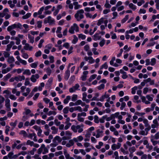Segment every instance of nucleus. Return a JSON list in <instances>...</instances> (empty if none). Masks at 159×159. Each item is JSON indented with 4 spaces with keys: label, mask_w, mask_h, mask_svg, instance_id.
<instances>
[{
    "label": "nucleus",
    "mask_w": 159,
    "mask_h": 159,
    "mask_svg": "<svg viewBox=\"0 0 159 159\" xmlns=\"http://www.w3.org/2000/svg\"><path fill=\"white\" fill-rule=\"evenodd\" d=\"M93 40L95 41H97L100 39L101 36L98 34H96L93 35Z\"/></svg>",
    "instance_id": "bb28decb"
},
{
    "label": "nucleus",
    "mask_w": 159,
    "mask_h": 159,
    "mask_svg": "<svg viewBox=\"0 0 159 159\" xmlns=\"http://www.w3.org/2000/svg\"><path fill=\"white\" fill-rule=\"evenodd\" d=\"M5 106L6 107L7 111H9L11 110L10 100L9 99H7L6 100Z\"/></svg>",
    "instance_id": "ddd939ff"
},
{
    "label": "nucleus",
    "mask_w": 159,
    "mask_h": 159,
    "mask_svg": "<svg viewBox=\"0 0 159 159\" xmlns=\"http://www.w3.org/2000/svg\"><path fill=\"white\" fill-rule=\"evenodd\" d=\"M104 20V18L102 17L99 20H98V22L97 23V25L98 26L100 25L102 23H103Z\"/></svg>",
    "instance_id": "7c9ffc66"
},
{
    "label": "nucleus",
    "mask_w": 159,
    "mask_h": 159,
    "mask_svg": "<svg viewBox=\"0 0 159 159\" xmlns=\"http://www.w3.org/2000/svg\"><path fill=\"white\" fill-rule=\"evenodd\" d=\"M97 75L96 74H93L90 76V78L89 79V82L95 79L97 77Z\"/></svg>",
    "instance_id": "4d7b16f0"
},
{
    "label": "nucleus",
    "mask_w": 159,
    "mask_h": 159,
    "mask_svg": "<svg viewBox=\"0 0 159 159\" xmlns=\"http://www.w3.org/2000/svg\"><path fill=\"white\" fill-rule=\"evenodd\" d=\"M9 10L8 8H6L3 10V11L2 12V14L4 15V16L6 15L7 14H8V12Z\"/></svg>",
    "instance_id": "69168bd1"
},
{
    "label": "nucleus",
    "mask_w": 159,
    "mask_h": 159,
    "mask_svg": "<svg viewBox=\"0 0 159 159\" xmlns=\"http://www.w3.org/2000/svg\"><path fill=\"white\" fill-rule=\"evenodd\" d=\"M138 89L137 86H135L131 89V93L133 94H134L136 93V90Z\"/></svg>",
    "instance_id": "de8ad7c7"
},
{
    "label": "nucleus",
    "mask_w": 159,
    "mask_h": 159,
    "mask_svg": "<svg viewBox=\"0 0 159 159\" xmlns=\"http://www.w3.org/2000/svg\"><path fill=\"white\" fill-rule=\"evenodd\" d=\"M156 63V59L155 58H153L151 59L150 65L152 66L154 65Z\"/></svg>",
    "instance_id": "6e6d98bb"
},
{
    "label": "nucleus",
    "mask_w": 159,
    "mask_h": 159,
    "mask_svg": "<svg viewBox=\"0 0 159 159\" xmlns=\"http://www.w3.org/2000/svg\"><path fill=\"white\" fill-rule=\"evenodd\" d=\"M146 97H145L143 96H142L141 97V99L142 100V101L144 103L146 104H148L150 103V102L147 101L146 99Z\"/></svg>",
    "instance_id": "393cba45"
},
{
    "label": "nucleus",
    "mask_w": 159,
    "mask_h": 159,
    "mask_svg": "<svg viewBox=\"0 0 159 159\" xmlns=\"http://www.w3.org/2000/svg\"><path fill=\"white\" fill-rule=\"evenodd\" d=\"M153 124L151 125V127L152 129L158 128V127L159 124L158 123L157 119L154 120L152 121Z\"/></svg>",
    "instance_id": "9d476101"
},
{
    "label": "nucleus",
    "mask_w": 159,
    "mask_h": 159,
    "mask_svg": "<svg viewBox=\"0 0 159 159\" xmlns=\"http://www.w3.org/2000/svg\"><path fill=\"white\" fill-rule=\"evenodd\" d=\"M17 121L16 120L14 122H11L10 123V125L12 127V128L11 130H13L17 124Z\"/></svg>",
    "instance_id": "c9c22d12"
},
{
    "label": "nucleus",
    "mask_w": 159,
    "mask_h": 159,
    "mask_svg": "<svg viewBox=\"0 0 159 159\" xmlns=\"http://www.w3.org/2000/svg\"><path fill=\"white\" fill-rule=\"evenodd\" d=\"M77 97L78 96L77 95L74 94L73 95L71 98L72 101L73 102L75 101L77 99Z\"/></svg>",
    "instance_id": "338daca9"
},
{
    "label": "nucleus",
    "mask_w": 159,
    "mask_h": 159,
    "mask_svg": "<svg viewBox=\"0 0 159 159\" xmlns=\"http://www.w3.org/2000/svg\"><path fill=\"white\" fill-rule=\"evenodd\" d=\"M88 62L89 64H93L95 62V60L91 56H89Z\"/></svg>",
    "instance_id": "79ce46f5"
},
{
    "label": "nucleus",
    "mask_w": 159,
    "mask_h": 159,
    "mask_svg": "<svg viewBox=\"0 0 159 159\" xmlns=\"http://www.w3.org/2000/svg\"><path fill=\"white\" fill-rule=\"evenodd\" d=\"M84 13V11L82 9H80L77 11L74 16L77 21H80L82 19L84 18V16L83 14Z\"/></svg>",
    "instance_id": "f257e3e1"
},
{
    "label": "nucleus",
    "mask_w": 159,
    "mask_h": 159,
    "mask_svg": "<svg viewBox=\"0 0 159 159\" xmlns=\"http://www.w3.org/2000/svg\"><path fill=\"white\" fill-rule=\"evenodd\" d=\"M129 16L128 15H126L124 18L121 20V22L122 23H124L128 19Z\"/></svg>",
    "instance_id": "13d9d810"
},
{
    "label": "nucleus",
    "mask_w": 159,
    "mask_h": 159,
    "mask_svg": "<svg viewBox=\"0 0 159 159\" xmlns=\"http://www.w3.org/2000/svg\"><path fill=\"white\" fill-rule=\"evenodd\" d=\"M67 140V144L66 145V146L68 147H70V146H72L74 143V141L73 140Z\"/></svg>",
    "instance_id": "b1692460"
},
{
    "label": "nucleus",
    "mask_w": 159,
    "mask_h": 159,
    "mask_svg": "<svg viewBox=\"0 0 159 159\" xmlns=\"http://www.w3.org/2000/svg\"><path fill=\"white\" fill-rule=\"evenodd\" d=\"M103 131L100 129L96 130V132H93L92 133V135L93 136H95L96 138H98L103 136Z\"/></svg>",
    "instance_id": "423d86ee"
},
{
    "label": "nucleus",
    "mask_w": 159,
    "mask_h": 159,
    "mask_svg": "<svg viewBox=\"0 0 159 159\" xmlns=\"http://www.w3.org/2000/svg\"><path fill=\"white\" fill-rule=\"evenodd\" d=\"M105 84H101L100 85L97 87V88L98 90H101L104 89L105 87Z\"/></svg>",
    "instance_id": "3c124183"
},
{
    "label": "nucleus",
    "mask_w": 159,
    "mask_h": 159,
    "mask_svg": "<svg viewBox=\"0 0 159 159\" xmlns=\"http://www.w3.org/2000/svg\"><path fill=\"white\" fill-rule=\"evenodd\" d=\"M75 30L78 32L79 31V27L77 25L76 23H74L69 30V32L71 34L75 33Z\"/></svg>",
    "instance_id": "39448f33"
},
{
    "label": "nucleus",
    "mask_w": 159,
    "mask_h": 159,
    "mask_svg": "<svg viewBox=\"0 0 159 159\" xmlns=\"http://www.w3.org/2000/svg\"><path fill=\"white\" fill-rule=\"evenodd\" d=\"M71 99V97L70 96H67L66 97V98L63 100V103L65 104H67L69 101Z\"/></svg>",
    "instance_id": "c85d7f7f"
},
{
    "label": "nucleus",
    "mask_w": 159,
    "mask_h": 159,
    "mask_svg": "<svg viewBox=\"0 0 159 159\" xmlns=\"http://www.w3.org/2000/svg\"><path fill=\"white\" fill-rule=\"evenodd\" d=\"M18 61L20 63L24 65H26L27 62L25 60L22 59L19 56H17L16 57Z\"/></svg>",
    "instance_id": "6ab92c4d"
},
{
    "label": "nucleus",
    "mask_w": 159,
    "mask_h": 159,
    "mask_svg": "<svg viewBox=\"0 0 159 159\" xmlns=\"http://www.w3.org/2000/svg\"><path fill=\"white\" fill-rule=\"evenodd\" d=\"M51 129L52 130V134H56L58 132V128H56L55 126L52 127Z\"/></svg>",
    "instance_id": "c756f323"
},
{
    "label": "nucleus",
    "mask_w": 159,
    "mask_h": 159,
    "mask_svg": "<svg viewBox=\"0 0 159 159\" xmlns=\"http://www.w3.org/2000/svg\"><path fill=\"white\" fill-rule=\"evenodd\" d=\"M27 144L30 145L31 146H33L35 148H38L39 145L38 144H34L33 141H31L30 140L27 141Z\"/></svg>",
    "instance_id": "dca6fc26"
},
{
    "label": "nucleus",
    "mask_w": 159,
    "mask_h": 159,
    "mask_svg": "<svg viewBox=\"0 0 159 159\" xmlns=\"http://www.w3.org/2000/svg\"><path fill=\"white\" fill-rule=\"evenodd\" d=\"M80 86L78 84H75L74 86L72 88L69 89V91L70 93H72L75 92L76 90H80L79 88Z\"/></svg>",
    "instance_id": "6e6552de"
},
{
    "label": "nucleus",
    "mask_w": 159,
    "mask_h": 159,
    "mask_svg": "<svg viewBox=\"0 0 159 159\" xmlns=\"http://www.w3.org/2000/svg\"><path fill=\"white\" fill-rule=\"evenodd\" d=\"M87 93L85 92H84L82 94V100L83 101L85 102L86 103H89L90 102V100L87 99Z\"/></svg>",
    "instance_id": "4468645a"
},
{
    "label": "nucleus",
    "mask_w": 159,
    "mask_h": 159,
    "mask_svg": "<svg viewBox=\"0 0 159 159\" xmlns=\"http://www.w3.org/2000/svg\"><path fill=\"white\" fill-rule=\"evenodd\" d=\"M84 127V125L81 124L80 125H72L71 126V128L74 132H77V130H78V132L80 133L83 131V128Z\"/></svg>",
    "instance_id": "f03ea898"
},
{
    "label": "nucleus",
    "mask_w": 159,
    "mask_h": 159,
    "mask_svg": "<svg viewBox=\"0 0 159 159\" xmlns=\"http://www.w3.org/2000/svg\"><path fill=\"white\" fill-rule=\"evenodd\" d=\"M42 21H38L37 22V27L38 28H41L42 26Z\"/></svg>",
    "instance_id": "0e129e2a"
},
{
    "label": "nucleus",
    "mask_w": 159,
    "mask_h": 159,
    "mask_svg": "<svg viewBox=\"0 0 159 159\" xmlns=\"http://www.w3.org/2000/svg\"><path fill=\"white\" fill-rule=\"evenodd\" d=\"M11 69V68L10 67H7L6 69H2V72L3 74H5L10 71Z\"/></svg>",
    "instance_id": "473e14b6"
},
{
    "label": "nucleus",
    "mask_w": 159,
    "mask_h": 159,
    "mask_svg": "<svg viewBox=\"0 0 159 159\" xmlns=\"http://www.w3.org/2000/svg\"><path fill=\"white\" fill-rule=\"evenodd\" d=\"M151 129V127H149L148 128H146L144 130H142L140 131L139 133V134L143 135H146L148 134V131Z\"/></svg>",
    "instance_id": "1a4fd4ad"
},
{
    "label": "nucleus",
    "mask_w": 159,
    "mask_h": 159,
    "mask_svg": "<svg viewBox=\"0 0 159 159\" xmlns=\"http://www.w3.org/2000/svg\"><path fill=\"white\" fill-rule=\"evenodd\" d=\"M22 25L20 23H15L8 26L7 30L8 31H10L15 28L22 29Z\"/></svg>",
    "instance_id": "20e7f679"
},
{
    "label": "nucleus",
    "mask_w": 159,
    "mask_h": 159,
    "mask_svg": "<svg viewBox=\"0 0 159 159\" xmlns=\"http://www.w3.org/2000/svg\"><path fill=\"white\" fill-rule=\"evenodd\" d=\"M121 146V144L120 143H118L117 144H113L111 146V148L112 150H115L116 149H119Z\"/></svg>",
    "instance_id": "aec40b11"
},
{
    "label": "nucleus",
    "mask_w": 159,
    "mask_h": 159,
    "mask_svg": "<svg viewBox=\"0 0 159 159\" xmlns=\"http://www.w3.org/2000/svg\"><path fill=\"white\" fill-rule=\"evenodd\" d=\"M129 7L130 8L133 10H135L137 8L136 6L132 3H129Z\"/></svg>",
    "instance_id": "58836bf2"
},
{
    "label": "nucleus",
    "mask_w": 159,
    "mask_h": 159,
    "mask_svg": "<svg viewBox=\"0 0 159 159\" xmlns=\"http://www.w3.org/2000/svg\"><path fill=\"white\" fill-rule=\"evenodd\" d=\"M73 4L74 5V9L77 10L82 7V6L79 4L78 2H74L73 3Z\"/></svg>",
    "instance_id": "412c9836"
},
{
    "label": "nucleus",
    "mask_w": 159,
    "mask_h": 159,
    "mask_svg": "<svg viewBox=\"0 0 159 159\" xmlns=\"http://www.w3.org/2000/svg\"><path fill=\"white\" fill-rule=\"evenodd\" d=\"M38 64V61H35L34 63H31L30 65L32 68H35L37 67Z\"/></svg>",
    "instance_id": "f704fd0d"
},
{
    "label": "nucleus",
    "mask_w": 159,
    "mask_h": 159,
    "mask_svg": "<svg viewBox=\"0 0 159 159\" xmlns=\"http://www.w3.org/2000/svg\"><path fill=\"white\" fill-rule=\"evenodd\" d=\"M78 36L79 38L81 39L82 40L85 39L86 37L85 35L81 34H79L78 35Z\"/></svg>",
    "instance_id": "5fc2aeb1"
},
{
    "label": "nucleus",
    "mask_w": 159,
    "mask_h": 159,
    "mask_svg": "<svg viewBox=\"0 0 159 159\" xmlns=\"http://www.w3.org/2000/svg\"><path fill=\"white\" fill-rule=\"evenodd\" d=\"M27 137L30 139H32L34 137V139H36L37 138L36 135L35 133L30 134L29 135H28Z\"/></svg>",
    "instance_id": "2f4dec72"
},
{
    "label": "nucleus",
    "mask_w": 159,
    "mask_h": 159,
    "mask_svg": "<svg viewBox=\"0 0 159 159\" xmlns=\"http://www.w3.org/2000/svg\"><path fill=\"white\" fill-rule=\"evenodd\" d=\"M19 134L22 135L25 137H26L28 136V134L26 131L24 130H21Z\"/></svg>",
    "instance_id": "37998d69"
},
{
    "label": "nucleus",
    "mask_w": 159,
    "mask_h": 159,
    "mask_svg": "<svg viewBox=\"0 0 159 159\" xmlns=\"http://www.w3.org/2000/svg\"><path fill=\"white\" fill-rule=\"evenodd\" d=\"M75 111H78L80 112H82L83 111L82 108L80 106H77L74 107Z\"/></svg>",
    "instance_id": "e2e57ef3"
},
{
    "label": "nucleus",
    "mask_w": 159,
    "mask_h": 159,
    "mask_svg": "<svg viewBox=\"0 0 159 159\" xmlns=\"http://www.w3.org/2000/svg\"><path fill=\"white\" fill-rule=\"evenodd\" d=\"M24 48L26 50H29L31 51L33 48V47L30 46L28 43L25 44L24 47Z\"/></svg>",
    "instance_id": "5701e85b"
},
{
    "label": "nucleus",
    "mask_w": 159,
    "mask_h": 159,
    "mask_svg": "<svg viewBox=\"0 0 159 159\" xmlns=\"http://www.w3.org/2000/svg\"><path fill=\"white\" fill-rule=\"evenodd\" d=\"M11 75L10 73H8L5 76L3 77V80L5 81L7 80L9 78L11 77Z\"/></svg>",
    "instance_id": "ea45409f"
},
{
    "label": "nucleus",
    "mask_w": 159,
    "mask_h": 159,
    "mask_svg": "<svg viewBox=\"0 0 159 159\" xmlns=\"http://www.w3.org/2000/svg\"><path fill=\"white\" fill-rule=\"evenodd\" d=\"M84 14L87 18H89L92 19V15L90 12H85Z\"/></svg>",
    "instance_id": "a19ab883"
},
{
    "label": "nucleus",
    "mask_w": 159,
    "mask_h": 159,
    "mask_svg": "<svg viewBox=\"0 0 159 159\" xmlns=\"http://www.w3.org/2000/svg\"><path fill=\"white\" fill-rule=\"evenodd\" d=\"M37 131L38 132L37 134L38 136L40 137L43 138V135L42 134V130L41 128H40V129H39Z\"/></svg>",
    "instance_id": "c03bdc74"
},
{
    "label": "nucleus",
    "mask_w": 159,
    "mask_h": 159,
    "mask_svg": "<svg viewBox=\"0 0 159 159\" xmlns=\"http://www.w3.org/2000/svg\"><path fill=\"white\" fill-rule=\"evenodd\" d=\"M46 73H47V74H48V75L49 76L50 75L52 71H51V70L50 68L48 67V68H47L46 69Z\"/></svg>",
    "instance_id": "774afa93"
},
{
    "label": "nucleus",
    "mask_w": 159,
    "mask_h": 159,
    "mask_svg": "<svg viewBox=\"0 0 159 159\" xmlns=\"http://www.w3.org/2000/svg\"><path fill=\"white\" fill-rule=\"evenodd\" d=\"M143 123L144 124V125L146 128H148L151 127L148 124V120L146 119H144L143 120Z\"/></svg>",
    "instance_id": "72a5a7b5"
},
{
    "label": "nucleus",
    "mask_w": 159,
    "mask_h": 159,
    "mask_svg": "<svg viewBox=\"0 0 159 159\" xmlns=\"http://www.w3.org/2000/svg\"><path fill=\"white\" fill-rule=\"evenodd\" d=\"M66 136L63 137V138H65L66 139H70L72 135V133L69 131H66L65 133Z\"/></svg>",
    "instance_id": "a211bd4d"
},
{
    "label": "nucleus",
    "mask_w": 159,
    "mask_h": 159,
    "mask_svg": "<svg viewBox=\"0 0 159 159\" xmlns=\"http://www.w3.org/2000/svg\"><path fill=\"white\" fill-rule=\"evenodd\" d=\"M77 120L80 122H83L84 121V118L81 117L79 115H77Z\"/></svg>",
    "instance_id": "680f3d73"
},
{
    "label": "nucleus",
    "mask_w": 159,
    "mask_h": 159,
    "mask_svg": "<svg viewBox=\"0 0 159 159\" xmlns=\"http://www.w3.org/2000/svg\"><path fill=\"white\" fill-rule=\"evenodd\" d=\"M20 89V92L22 93V95L25 97L27 96L31 91L30 88H26V87L25 86H21Z\"/></svg>",
    "instance_id": "7ed1b4c3"
},
{
    "label": "nucleus",
    "mask_w": 159,
    "mask_h": 159,
    "mask_svg": "<svg viewBox=\"0 0 159 159\" xmlns=\"http://www.w3.org/2000/svg\"><path fill=\"white\" fill-rule=\"evenodd\" d=\"M48 23L50 25H52L54 24L55 20L51 16H49L44 19V23Z\"/></svg>",
    "instance_id": "0eeeda50"
},
{
    "label": "nucleus",
    "mask_w": 159,
    "mask_h": 159,
    "mask_svg": "<svg viewBox=\"0 0 159 159\" xmlns=\"http://www.w3.org/2000/svg\"><path fill=\"white\" fill-rule=\"evenodd\" d=\"M24 84L25 86L30 85V86H31V85L30 84L29 79L28 78H27L25 79Z\"/></svg>",
    "instance_id": "49530a36"
},
{
    "label": "nucleus",
    "mask_w": 159,
    "mask_h": 159,
    "mask_svg": "<svg viewBox=\"0 0 159 159\" xmlns=\"http://www.w3.org/2000/svg\"><path fill=\"white\" fill-rule=\"evenodd\" d=\"M57 114V112L54 111H49L47 113V115L49 116H50L51 115H55Z\"/></svg>",
    "instance_id": "09e8293b"
},
{
    "label": "nucleus",
    "mask_w": 159,
    "mask_h": 159,
    "mask_svg": "<svg viewBox=\"0 0 159 159\" xmlns=\"http://www.w3.org/2000/svg\"><path fill=\"white\" fill-rule=\"evenodd\" d=\"M20 155V153H19L18 155H14L13 152H10L8 154V157L10 159H16Z\"/></svg>",
    "instance_id": "9b49d317"
},
{
    "label": "nucleus",
    "mask_w": 159,
    "mask_h": 159,
    "mask_svg": "<svg viewBox=\"0 0 159 159\" xmlns=\"http://www.w3.org/2000/svg\"><path fill=\"white\" fill-rule=\"evenodd\" d=\"M23 74H26L28 75H31V73L29 70L26 69L25 70L23 73Z\"/></svg>",
    "instance_id": "052dcab7"
},
{
    "label": "nucleus",
    "mask_w": 159,
    "mask_h": 159,
    "mask_svg": "<svg viewBox=\"0 0 159 159\" xmlns=\"http://www.w3.org/2000/svg\"><path fill=\"white\" fill-rule=\"evenodd\" d=\"M15 61V59L13 56L8 57L7 59V62L9 64L13 63Z\"/></svg>",
    "instance_id": "4be33fe9"
},
{
    "label": "nucleus",
    "mask_w": 159,
    "mask_h": 159,
    "mask_svg": "<svg viewBox=\"0 0 159 159\" xmlns=\"http://www.w3.org/2000/svg\"><path fill=\"white\" fill-rule=\"evenodd\" d=\"M39 76L38 74L32 75L30 78L31 81L33 83L36 82L37 79L39 78Z\"/></svg>",
    "instance_id": "f8f14e48"
},
{
    "label": "nucleus",
    "mask_w": 159,
    "mask_h": 159,
    "mask_svg": "<svg viewBox=\"0 0 159 159\" xmlns=\"http://www.w3.org/2000/svg\"><path fill=\"white\" fill-rule=\"evenodd\" d=\"M108 66L107 62H105L104 64L102 65L100 67V69L102 70L104 68L105 69H107L108 68Z\"/></svg>",
    "instance_id": "e433bc0d"
},
{
    "label": "nucleus",
    "mask_w": 159,
    "mask_h": 159,
    "mask_svg": "<svg viewBox=\"0 0 159 159\" xmlns=\"http://www.w3.org/2000/svg\"><path fill=\"white\" fill-rule=\"evenodd\" d=\"M153 95H147L146 96V98L148 100V101H152L153 100Z\"/></svg>",
    "instance_id": "4c0bfd02"
},
{
    "label": "nucleus",
    "mask_w": 159,
    "mask_h": 159,
    "mask_svg": "<svg viewBox=\"0 0 159 159\" xmlns=\"http://www.w3.org/2000/svg\"><path fill=\"white\" fill-rule=\"evenodd\" d=\"M57 140H53V143L51 144L50 145L52 147H54L58 145V143L56 141Z\"/></svg>",
    "instance_id": "bf43d9fd"
},
{
    "label": "nucleus",
    "mask_w": 159,
    "mask_h": 159,
    "mask_svg": "<svg viewBox=\"0 0 159 159\" xmlns=\"http://www.w3.org/2000/svg\"><path fill=\"white\" fill-rule=\"evenodd\" d=\"M70 76V71L69 69L67 70L65 72V75L64 77V78L66 80H67Z\"/></svg>",
    "instance_id": "a878e982"
},
{
    "label": "nucleus",
    "mask_w": 159,
    "mask_h": 159,
    "mask_svg": "<svg viewBox=\"0 0 159 159\" xmlns=\"http://www.w3.org/2000/svg\"><path fill=\"white\" fill-rule=\"evenodd\" d=\"M73 37H74V38L72 41V42L73 44H75L78 41V39L76 35H75L73 36Z\"/></svg>",
    "instance_id": "a18cd8bd"
},
{
    "label": "nucleus",
    "mask_w": 159,
    "mask_h": 159,
    "mask_svg": "<svg viewBox=\"0 0 159 159\" xmlns=\"http://www.w3.org/2000/svg\"><path fill=\"white\" fill-rule=\"evenodd\" d=\"M16 81L18 82L19 81H22V80L25 79V77L24 75H18V76H15Z\"/></svg>",
    "instance_id": "f3484780"
},
{
    "label": "nucleus",
    "mask_w": 159,
    "mask_h": 159,
    "mask_svg": "<svg viewBox=\"0 0 159 159\" xmlns=\"http://www.w3.org/2000/svg\"><path fill=\"white\" fill-rule=\"evenodd\" d=\"M28 38L29 39V42L31 43H33L34 42V37L30 35V34H28Z\"/></svg>",
    "instance_id": "cd10ccee"
},
{
    "label": "nucleus",
    "mask_w": 159,
    "mask_h": 159,
    "mask_svg": "<svg viewBox=\"0 0 159 159\" xmlns=\"http://www.w3.org/2000/svg\"><path fill=\"white\" fill-rule=\"evenodd\" d=\"M69 107H65L63 110V113L65 114H66L68 113L69 111Z\"/></svg>",
    "instance_id": "603ef678"
},
{
    "label": "nucleus",
    "mask_w": 159,
    "mask_h": 159,
    "mask_svg": "<svg viewBox=\"0 0 159 159\" xmlns=\"http://www.w3.org/2000/svg\"><path fill=\"white\" fill-rule=\"evenodd\" d=\"M149 91H151V89H149L148 88L145 87L143 89V93L144 94H146Z\"/></svg>",
    "instance_id": "8fccbe9b"
},
{
    "label": "nucleus",
    "mask_w": 159,
    "mask_h": 159,
    "mask_svg": "<svg viewBox=\"0 0 159 159\" xmlns=\"http://www.w3.org/2000/svg\"><path fill=\"white\" fill-rule=\"evenodd\" d=\"M31 16V14L30 13H28L22 17L23 19H27L30 17Z\"/></svg>",
    "instance_id": "864d4df0"
},
{
    "label": "nucleus",
    "mask_w": 159,
    "mask_h": 159,
    "mask_svg": "<svg viewBox=\"0 0 159 159\" xmlns=\"http://www.w3.org/2000/svg\"><path fill=\"white\" fill-rule=\"evenodd\" d=\"M109 95L107 93V92H105L104 94L102 95L101 97L99 99V101L102 102L104 101V100L105 98H107L109 97Z\"/></svg>",
    "instance_id": "2eb2a0df"
}]
</instances>
